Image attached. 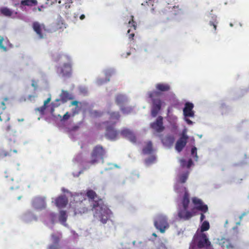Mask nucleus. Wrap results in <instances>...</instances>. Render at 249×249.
<instances>
[{
  "label": "nucleus",
  "instance_id": "1",
  "mask_svg": "<svg viewBox=\"0 0 249 249\" xmlns=\"http://www.w3.org/2000/svg\"><path fill=\"white\" fill-rule=\"evenodd\" d=\"M86 194L89 199L94 200L92 205V210L94 211V217L103 224H106L110 218L112 214L111 211L104 203L102 199L98 198L97 200H94V199L97 198V195L93 190H88Z\"/></svg>",
  "mask_w": 249,
  "mask_h": 249
},
{
  "label": "nucleus",
  "instance_id": "2",
  "mask_svg": "<svg viewBox=\"0 0 249 249\" xmlns=\"http://www.w3.org/2000/svg\"><path fill=\"white\" fill-rule=\"evenodd\" d=\"M106 151L103 146L97 145L94 147L89 157L82 159V155L79 154L76 156L75 160L82 165L84 169H87L98 163L100 160H103Z\"/></svg>",
  "mask_w": 249,
  "mask_h": 249
},
{
  "label": "nucleus",
  "instance_id": "3",
  "mask_svg": "<svg viewBox=\"0 0 249 249\" xmlns=\"http://www.w3.org/2000/svg\"><path fill=\"white\" fill-rule=\"evenodd\" d=\"M61 59L63 61H66L62 66L58 67L56 69L57 73L63 77H70L72 73V65L70 57L66 55H60L56 59V61Z\"/></svg>",
  "mask_w": 249,
  "mask_h": 249
},
{
  "label": "nucleus",
  "instance_id": "4",
  "mask_svg": "<svg viewBox=\"0 0 249 249\" xmlns=\"http://www.w3.org/2000/svg\"><path fill=\"white\" fill-rule=\"evenodd\" d=\"M160 95V93L158 91H152L148 92V96L152 99L153 103L151 110V115L153 117L157 116L161 109L162 102L159 98Z\"/></svg>",
  "mask_w": 249,
  "mask_h": 249
},
{
  "label": "nucleus",
  "instance_id": "5",
  "mask_svg": "<svg viewBox=\"0 0 249 249\" xmlns=\"http://www.w3.org/2000/svg\"><path fill=\"white\" fill-rule=\"evenodd\" d=\"M194 242L198 249L209 248L211 245L206 234L204 233H198L194 236Z\"/></svg>",
  "mask_w": 249,
  "mask_h": 249
},
{
  "label": "nucleus",
  "instance_id": "6",
  "mask_svg": "<svg viewBox=\"0 0 249 249\" xmlns=\"http://www.w3.org/2000/svg\"><path fill=\"white\" fill-rule=\"evenodd\" d=\"M106 125L105 136L109 140L114 141L119 137V132L115 128V122L110 124L108 121L104 123Z\"/></svg>",
  "mask_w": 249,
  "mask_h": 249
},
{
  "label": "nucleus",
  "instance_id": "7",
  "mask_svg": "<svg viewBox=\"0 0 249 249\" xmlns=\"http://www.w3.org/2000/svg\"><path fill=\"white\" fill-rule=\"evenodd\" d=\"M88 201L84 198L79 202H76L74 206V211L75 214L87 213L89 210Z\"/></svg>",
  "mask_w": 249,
  "mask_h": 249
},
{
  "label": "nucleus",
  "instance_id": "8",
  "mask_svg": "<svg viewBox=\"0 0 249 249\" xmlns=\"http://www.w3.org/2000/svg\"><path fill=\"white\" fill-rule=\"evenodd\" d=\"M154 225L161 233L164 232L165 230L169 228L166 218L162 215H159L157 217L154 221Z\"/></svg>",
  "mask_w": 249,
  "mask_h": 249
},
{
  "label": "nucleus",
  "instance_id": "9",
  "mask_svg": "<svg viewBox=\"0 0 249 249\" xmlns=\"http://www.w3.org/2000/svg\"><path fill=\"white\" fill-rule=\"evenodd\" d=\"M32 205L36 209L42 210L46 208L45 198L42 196H36L32 201Z\"/></svg>",
  "mask_w": 249,
  "mask_h": 249
},
{
  "label": "nucleus",
  "instance_id": "10",
  "mask_svg": "<svg viewBox=\"0 0 249 249\" xmlns=\"http://www.w3.org/2000/svg\"><path fill=\"white\" fill-rule=\"evenodd\" d=\"M163 120V119L162 116H158L155 122L150 124V127L158 133L162 132L165 129Z\"/></svg>",
  "mask_w": 249,
  "mask_h": 249
},
{
  "label": "nucleus",
  "instance_id": "11",
  "mask_svg": "<svg viewBox=\"0 0 249 249\" xmlns=\"http://www.w3.org/2000/svg\"><path fill=\"white\" fill-rule=\"evenodd\" d=\"M192 202L194 204L195 207L193 209L201 211L202 213H206L208 211V207L207 205L204 204L201 199L194 197L192 199Z\"/></svg>",
  "mask_w": 249,
  "mask_h": 249
},
{
  "label": "nucleus",
  "instance_id": "12",
  "mask_svg": "<svg viewBox=\"0 0 249 249\" xmlns=\"http://www.w3.org/2000/svg\"><path fill=\"white\" fill-rule=\"evenodd\" d=\"M188 138V136L186 135V132L183 131L181 137L176 143L175 148L177 151L180 152L182 150L187 142Z\"/></svg>",
  "mask_w": 249,
  "mask_h": 249
},
{
  "label": "nucleus",
  "instance_id": "13",
  "mask_svg": "<svg viewBox=\"0 0 249 249\" xmlns=\"http://www.w3.org/2000/svg\"><path fill=\"white\" fill-rule=\"evenodd\" d=\"M178 215L180 219L187 220L194 215L195 213H194V209H192V211L190 212L188 210V208L182 207L178 208Z\"/></svg>",
  "mask_w": 249,
  "mask_h": 249
},
{
  "label": "nucleus",
  "instance_id": "14",
  "mask_svg": "<svg viewBox=\"0 0 249 249\" xmlns=\"http://www.w3.org/2000/svg\"><path fill=\"white\" fill-rule=\"evenodd\" d=\"M121 135L124 138L128 139L132 142H136V137L133 132L127 128L123 129L120 132Z\"/></svg>",
  "mask_w": 249,
  "mask_h": 249
},
{
  "label": "nucleus",
  "instance_id": "15",
  "mask_svg": "<svg viewBox=\"0 0 249 249\" xmlns=\"http://www.w3.org/2000/svg\"><path fill=\"white\" fill-rule=\"evenodd\" d=\"M194 105L192 103L187 102L185 104V107L183 108V115L185 117H194L195 113L193 109Z\"/></svg>",
  "mask_w": 249,
  "mask_h": 249
},
{
  "label": "nucleus",
  "instance_id": "16",
  "mask_svg": "<svg viewBox=\"0 0 249 249\" xmlns=\"http://www.w3.org/2000/svg\"><path fill=\"white\" fill-rule=\"evenodd\" d=\"M45 25L40 24L38 22L35 21L33 23V28L40 38H42L44 36L42 33L43 30H45Z\"/></svg>",
  "mask_w": 249,
  "mask_h": 249
},
{
  "label": "nucleus",
  "instance_id": "17",
  "mask_svg": "<svg viewBox=\"0 0 249 249\" xmlns=\"http://www.w3.org/2000/svg\"><path fill=\"white\" fill-rule=\"evenodd\" d=\"M68 202V198L65 196H60L57 197L55 200L56 206L60 208L65 207Z\"/></svg>",
  "mask_w": 249,
  "mask_h": 249
},
{
  "label": "nucleus",
  "instance_id": "18",
  "mask_svg": "<svg viewBox=\"0 0 249 249\" xmlns=\"http://www.w3.org/2000/svg\"><path fill=\"white\" fill-rule=\"evenodd\" d=\"M115 103L121 107L127 103L128 100L126 97L123 94H118L115 97Z\"/></svg>",
  "mask_w": 249,
  "mask_h": 249
},
{
  "label": "nucleus",
  "instance_id": "19",
  "mask_svg": "<svg viewBox=\"0 0 249 249\" xmlns=\"http://www.w3.org/2000/svg\"><path fill=\"white\" fill-rule=\"evenodd\" d=\"M219 244L223 248H226L227 249H232L234 246L229 239L222 238L219 241Z\"/></svg>",
  "mask_w": 249,
  "mask_h": 249
},
{
  "label": "nucleus",
  "instance_id": "20",
  "mask_svg": "<svg viewBox=\"0 0 249 249\" xmlns=\"http://www.w3.org/2000/svg\"><path fill=\"white\" fill-rule=\"evenodd\" d=\"M156 88L159 91L165 92L170 90L171 87L168 84L160 83L156 84Z\"/></svg>",
  "mask_w": 249,
  "mask_h": 249
},
{
  "label": "nucleus",
  "instance_id": "21",
  "mask_svg": "<svg viewBox=\"0 0 249 249\" xmlns=\"http://www.w3.org/2000/svg\"><path fill=\"white\" fill-rule=\"evenodd\" d=\"M142 151L144 155L150 154L153 152V145L151 141L146 142V145L142 148Z\"/></svg>",
  "mask_w": 249,
  "mask_h": 249
},
{
  "label": "nucleus",
  "instance_id": "22",
  "mask_svg": "<svg viewBox=\"0 0 249 249\" xmlns=\"http://www.w3.org/2000/svg\"><path fill=\"white\" fill-rule=\"evenodd\" d=\"M190 203L189 195L187 191L185 192L184 195L181 200L182 206L183 208H188Z\"/></svg>",
  "mask_w": 249,
  "mask_h": 249
},
{
  "label": "nucleus",
  "instance_id": "23",
  "mask_svg": "<svg viewBox=\"0 0 249 249\" xmlns=\"http://www.w3.org/2000/svg\"><path fill=\"white\" fill-rule=\"evenodd\" d=\"M120 118V115L119 112H112L110 113L109 120V122L110 124L114 123L115 122V124L116 122L119 121Z\"/></svg>",
  "mask_w": 249,
  "mask_h": 249
},
{
  "label": "nucleus",
  "instance_id": "24",
  "mask_svg": "<svg viewBox=\"0 0 249 249\" xmlns=\"http://www.w3.org/2000/svg\"><path fill=\"white\" fill-rule=\"evenodd\" d=\"M120 109L123 114H128L132 111L133 108L131 106H127L126 103L123 106H121L120 107Z\"/></svg>",
  "mask_w": 249,
  "mask_h": 249
},
{
  "label": "nucleus",
  "instance_id": "25",
  "mask_svg": "<svg viewBox=\"0 0 249 249\" xmlns=\"http://www.w3.org/2000/svg\"><path fill=\"white\" fill-rule=\"evenodd\" d=\"M20 4L23 6H32L37 5V2L36 0H22Z\"/></svg>",
  "mask_w": 249,
  "mask_h": 249
},
{
  "label": "nucleus",
  "instance_id": "26",
  "mask_svg": "<svg viewBox=\"0 0 249 249\" xmlns=\"http://www.w3.org/2000/svg\"><path fill=\"white\" fill-rule=\"evenodd\" d=\"M174 141V138L173 136L168 135L162 140V142L164 144H172Z\"/></svg>",
  "mask_w": 249,
  "mask_h": 249
},
{
  "label": "nucleus",
  "instance_id": "27",
  "mask_svg": "<svg viewBox=\"0 0 249 249\" xmlns=\"http://www.w3.org/2000/svg\"><path fill=\"white\" fill-rule=\"evenodd\" d=\"M53 242L54 244H58L60 239L62 237V235L60 233H53L51 235Z\"/></svg>",
  "mask_w": 249,
  "mask_h": 249
},
{
  "label": "nucleus",
  "instance_id": "28",
  "mask_svg": "<svg viewBox=\"0 0 249 249\" xmlns=\"http://www.w3.org/2000/svg\"><path fill=\"white\" fill-rule=\"evenodd\" d=\"M0 13L4 16L10 17L12 15V11L7 7H2L0 9Z\"/></svg>",
  "mask_w": 249,
  "mask_h": 249
},
{
  "label": "nucleus",
  "instance_id": "29",
  "mask_svg": "<svg viewBox=\"0 0 249 249\" xmlns=\"http://www.w3.org/2000/svg\"><path fill=\"white\" fill-rule=\"evenodd\" d=\"M67 219V215L66 212L64 211H61L60 212L59 216V220L60 222L61 223L64 224L66 222Z\"/></svg>",
  "mask_w": 249,
  "mask_h": 249
},
{
  "label": "nucleus",
  "instance_id": "30",
  "mask_svg": "<svg viewBox=\"0 0 249 249\" xmlns=\"http://www.w3.org/2000/svg\"><path fill=\"white\" fill-rule=\"evenodd\" d=\"M59 4L65 6L66 8H69L71 7V4L73 2V0H57Z\"/></svg>",
  "mask_w": 249,
  "mask_h": 249
},
{
  "label": "nucleus",
  "instance_id": "31",
  "mask_svg": "<svg viewBox=\"0 0 249 249\" xmlns=\"http://www.w3.org/2000/svg\"><path fill=\"white\" fill-rule=\"evenodd\" d=\"M11 150L10 151H7L4 149H0V160H2L6 157L11 156Z\"/></svg>",
  "mask_w": 249,
  "mask_h": 249
},
{
  "label": "nucleus",
  "instance_id": "32",
  "mask_svg": "<svg viewBox=\"0 0 249 249\" xmlns=\"http://www.w3.org/2000/svg\"><path fill=\"white\" fill-rule=\"evenodd\" d=\"M210 229V224L207 221H204L201 226V232L203 233L204 231H208Z\"/></svg>",
  "mask_w": 249,
  "mask_h": 249
},
{
  "label": "nucleus",
  "instance_id": "33",
  "mask_svg": "<svg viewBox=\"0 0 249 249\" xmlns=\"http://www.w3.org/2000/svg\"><path fill=\"white\" fill-rule=\"evenodd\" d=\"M61 99L64 102H66L70 99L69 94L67 91H63L60 95Z\"/></svg>",
  "mask_w": 249,
  "mask_h": 249
},
{
  "label": "nucleus",
  "instance_id": "34",
  "mask_svg": "<svg viewBox=\"0 0 249 249\" xmlns=\"http://www.w3.org/2000/svg\"><path fill=\"white\" fill-rule=\"evenodd\" d=\"M131 19L128 22V27H133L134 30H136L137 29V24L136 22L134 20V16H131Z\"/></svg>",
  "mask_w": 249,
  "mask_h": 249
},
{
  "label": "nucleus",
  "instance_id": "35",
  "mask_svg": "<svg viewBox=\"0 0 249 249\" xmlns=\"http://www.w3.org/2000/svg\"><path fill=\"white\" fill-rule=\"evenodd\" d=\"M172 13L174 15L179 14L181 13V9L179 8L178 6H174L172 8Z\"/></svg>",
  "mask_w": 249,
  "mask_h": 249
},
{
  "label": "nucleus",
  "instance_id": "36",
  "mask_svg": "<svg viewBox=\"0 0 249 249\" xmlns=\"http://www.w3.org/2000/svg\"><path fill=\"white\" fill-rule=\"evenodd\" d=\"M191 155L195 158L196 160H197L198 157L197 155V149L195 146L191 149Z\"/></svg>",
  "mask_w": 249,
  "mask_h": 249
},
{
  "label": "nucleus",
  "instance_id": "37",
  "mask_svg": "<svg viewBox=\"0 0 249 249\" xmlns=\"http://www.w3.org/2000/svg\"><path fill=\"white\" fill-rule=\"evenodd\" d=\"M144 2L142 3V5L143 6H153L155 0H144Z\"/></svg>",
  "mask_w": 249,
  "mask_h": 249
},
{
  "label": "nucleus",
  "instance_id": "38",
  "mask_svg": "<svg viewBox=\"0 0 249 249\" xmlns=\"http://www.w3.org/2000/svg\"><path fill=\"white\" fill-rule=\"evenodd\" d=\"M188 173H184L181 175L179 178L180 181L183 183H185L188 178Z\"/></svg>",
  "mask_w": 249,
  "mask_h": 249
},
{
  "label": "nucleus",
  "instance_id": "39",
  "mask_svg": "<svg viewBox=\"0 0 249 249\" xmlns=\"http://www.w3.org/2000/svg\"><path fill=\"white\" fill-rule=\"evenodd\" d=\"M156 160V157L154 156H152L150 157L145 159V162L147 164H150L153 163Z\"/></svg>",
  "mask_w": 249,
  "mask_h": 249
},
{
  "label": "nucleus",
  "instance_id": "40",
  "mask_svg": "<svg viewBox=\"0 0 249 249\" xmlns=\"http://www.w3.org/2000/svg\"><path fill=\"white\" fill-rule=\"evenodd\" d=\"M3 40L4 39L3 37L0 36V49H2L4 51H6L7 48L5 46H4L2 44Z\"/></svg>",
  "mask_w": 249,
  "mask_h": 249
},
{
  "label": "nucleus",
  "instance_id": "41",
  "mask_svg": "<svg viewBox=\"0 0 249 249\" xmlns=\"http://www.w3.org/2000/svg\"><path fill=\"white\" fill-rule=\"evenodd\" d=\"M114 73L115 72L113 70H107L106 71L105 74L106 77H109L114 74Z\"/></svg>",
  "mask_w": 249,
  "mask_h": 249
},
{
  "label": "nucleus",
  "instance_id": "42",
  "mask_svg": "<svg viewBox=\"0 0 249 249\" xmlns=\"http://www.w3.org/2000/svg\"><path fill=\"white\" fill-rule=\"evenodd\" d=\"M217 23L218 22L216 21V20H215V21L214 22H213V21L210 22L209 24L210 26H212L213 27L214 31H215L216 30Z\"/></svg>",
  "mask_w": 249,
  "mask_h": 249
},
{
  "label": "nucleus",
  "instance_id": "43",
  "mask_svg": "<svg viewBox=\"0 0 249 249\" xmlns=\"http://www.w3.org/2000/svg\"><path fill=\"white\" fill-rule=\"evenodd\" d=\"M130 29H129L127 31V34H128V38L130 40H133L134 37L135 36V34L134 33H130Z\"/></svg>",
  "mask_w": 249,
  "mask_h": 249
},
{
  "label": "nucleus",
  "instance_id": "44",
  "mask_svg": "<svg viewBox=\"0 0 249 249\" xmlns=\"http://www.w3.org/2000/svg\"><path fill=\"white\" fill-rule=\"evenodd\" d=\"M70 117V115L68 112H67L63 116L62 119H61V121L63 120H67Z\"/></svg>",
  "mask_w": 249,
  "mask_h": 249
},
{
  "label": "nucleus",
  "instance_id": "45",
  "mask_svg": "<svg viewBox=\"0 0 249 249\" xmlns=\"http://www.w3.org/2000/svg\"><path fill=\"white\" fill-rule=\"evenodd\" d=\"M180 165L183 167H186V164H187V161L185 160L184 159H181L180 160Z\"/></svg>",
  "mask_w": 249,
  "mask_h": 249
},
{
  "label": "nucleus",
  "instance_id": "46",
  "mask_svg": "<svg viewBox=\"0 0 249 249\" xmlns=\"http://www.w3.org/2000/svg\"><path fill=\"white\" fill-rule=\"evenodd\" d=\"M193 162L191 159H189V160L187 162L186 164V167L189 168H190L192 165L193 164Z\"/></svg>",
  "mask_w": 249,
  "mask_h": 249
},
{
  "label": "nucleus",
  "instance_id": "47",
  "mask_svg": "<svg viewBox=\"0 0 249 249\" xmlns=\"http://www.w3.org/2000/svg\"><path fill=\"white\" fill-rule=\"evenodd\" d=\"M0 108H1L2 110H4L6 108V106L4 101L0 103Z\"/></svg>",
  "mask_w": 249,
  "mask_h": 249
},
{
  "label": "nucleus",
  "instance_id": "48",
  "mask_svg": "<svg viewBox=\"0 0 249 249\" xmlns=\"http://www.w3.org/2000/svg\"><path fill=\"white\" fill-rule=\"evenodd\" d=\"M204 213H201L200 218V220L201 222L203 221L205 218V216Z\"/></svg>",
  "mask_w": 249,
  "mask_h": 249
},
{
  "label": "nucleus",
  "instance_id": "49",
  "mask_svg": "<svg viewBox=\"0 0 249 249\" xmlns=\"http://www.w3.org/2000/svg\"><path fill=\"white\" fill-rule=\"evenodd\" d=\"M50 98H48L47 99H46L44 102V106H46V105L48 104L50 102Z\"/></svg>",
  "mask_w": 249,
  "mask_h": 249
},
{
  "label": "nucleus",
  "instance_id": "50",
  "mask_svg": "<svg viewBox=\"0 0 249 249\" xmlns=\"http://www.w3.org/2000/svg\"><path fill=\"white\" fill-rule=\"evenodd\" d=\"M78 110H79V108H78V107H75L74 109L72 111L73 115L75 114L76 113H77Z\"/></svg>",
  "mask_w": 249,
  "mask_h": 249
},
{
  "label": "nucleus",
  "instance_id": "51",
  "mask_svg": "<svg viewBox=\"0 0 249 249\" xmlns=\"http://www.w3.org/2000/svg\"><path fill=\"white\" fill-rule=\"evenodd\" d=\"M78 104V102L77 101H73L71 102V105H72V106H77Z\"/></svg>",
  "mask_w": 249,
  "mask_h": 249
},
{
  "label": "nucleus",
  "instance_id": "52",
  "mask_svg": "<svg viewBox=\"0 0 249 249\" xmlns=\"http://www.w3.org/2000/svg\"><path fill=\"white\" fill-rule=\"evenodd\" d=\"M185 121L188 124H193V122L189 119L186 118L185 119Z\"/></svg>",
  "mask_w": 249,
  "mask_h": 249
},
{
  "label": "nucleus",
  "instance_id": "53",
  "mask_svg": "<svg viewBox=\"0 0 249 249\" xmlns=\"http://www.w3.org/2000/svg\"><path fill=\"white\" fill-rule=\"evenodd\" d=\"M49 249H57V247L54 245H52L49 247Z\"/></svg>",
  "mask_w": 249,
  "mask_h": 249
},
{
  "label": "nucleus",
  "instance_id": "54",
  "mask_svg": "<svg viewBox=\"0 0 249 249\" xmlns=\"http://www.w3.org/2000/svg\"><path fill=\"white\" fill-rule=\"evenodd\" d=\"M85 18V16L84 14H82L80 16V19L81 20H83Z\"/></svg>",
  "mask_w": 249,
  "mask_h": 249
},
{
  "label": "nucleus",
  "instance_id": "55",
  "mask_svg": "<svg viewBox=\"0 0 249 249\" xmlns=\"http://www.w3.org/2000/svg\"><path fill=\"white\" fill-rule=\"evenodd\" d=\"M32 86L33 87H34L35 88H36V84H35V82H34V81H33V83H32Z\"/></svg>",
  "mask_w": 249,
  "mask_h": 249
},
{
  "label": "nucleus",
  "instance_id": "56",
  "mask_svg": "<svg viewBox=\"0 0 249 249\" xmlns=\"http://www.w3.org/2000/svg\"><path fill=\"white\" fill-rule=\"evenodd\" d=\"M10 129V126H8L6 128V130L8 131V130H9Z\"/></svg>",
  "mask_w": 249,
  "mask_h": 249
},
{
  "label": "nucleus",
  "instance_id": "57",
  "mask_svg": "<svg viewBox=\"0 0 249 249\" xmlns=\"http://www.w3.org/2000/svg\"><path fill=\"white\" fill-rule=\"evenodd\" d=\"M94 113H95V114H96V116H99L100 115L97 114H98V112H97V111H95Z\"/></svg>",
  "mask_w": 249,
  "mask_h": 249
},
{
  "label": "nucleus",
  "instance_id": "58",
  "mask_svg": "<svg viewBox=\"0 0 249 249\" xmlns=\"http://www.w3.org/2000/svg\"><path fill=\"white\" fill-rule=\"evenodd\" d=\"M153 236H155V237H157V235L156 233H153V234H152Z\"/></svg>",
  "mask_w": 249,
  "mask_h": 249
},
{
  "label": "nucleus",
  "instance_id": "59",
  "mask_svg": "<svg viewBox=\"0 0 249 249\" xmlns=\"http://www.w3.org/2000/svg\"><path fill=\"white\" fill-rule=\"evenodd\" d=\"M13 152H14V153H17V150H13Z\"/></svg>",
  "mask_w": 249,
  "mask_h": 249
},
{
  "label": "nucleus",
  "instance_id": "60",
  "mask_svg": "<svg viewBox=\"0 0 249 249\" xmlns=\"http://www.w3.org/2000/svg\"><path fill=\"white\" fill-rule=\"evenodd\" d=\"M130 54V53H129H129H127V56H128V55H129Z\"/></svg>",
  "mask_w": 249,
  "mask_h": 249
},
{
  "label": "nucleus",
  "instance_id": "61",
  "mask_svg": "<svg viewBox=\"0 0 249 249\" xmlns=\"http://www.w3.org/2000/svg\"><path fill=\"white\" fill-rule=\"evenodd\" d=\"M7 100H8V99L6 98H4V101H7Z\"/></svg>",
  "mask_w": 249,
  "mask_h": 249
}]
</instances>
